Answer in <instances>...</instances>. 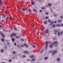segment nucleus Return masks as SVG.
Segmentation results:
<instances>
[{
    "label": "nucleus",
    "mask_w": 63,
    "mask_h": 63,
    "mask_svg": "<svg viewBox=\"0 0 63 63\" xmlns=\"http://www.w3.org/2000/svg\"><path fill=\"white\" fill-rule=\"evenodd\" d=\"M42 10H44L45 9V7H42Z\"/></svg>",
    "instance_id": "29"
},
{
    "label": "nucleus",
    "mask_w": 63,
    "mask_h": 63,
    "mask_svg": "<svg viewBox=\"0 0 63 63\" xmlns=\"http://www.w3.org/2000/svg\"><path fill=\"white\" fill-rule=\"evenodd\" d=\"M48 12H47L46 13V15H48Z\"/></svg>",
    "instance_id": "40"
},
{
    "label": "nucleus",
    "mask_w": 63,
    "mask_h": 63,
    "mask_svg": "<svg viewBox=\"0 0 63 63\" xmlns=\"http://www.w3.org/2000/svg\"><path fill=\"white\" fill-rule=\"evenodd\" d=\"M14 54H16V51H14L13 52Z\"/></svg>",
    "instance_id": "49"
},
{
    "label": "nucleus",
    "mask_w": 63,
    "mask_h": 63,
    "mask_svg": "<svg viewBox=\"0 0 63 63\" xmlns=\"http://www.w3.org/2000/svg\"><path fill=\"white\" fill-rule=\"evenodd\" d=\"M51 4L50 3H49V4L48 5V6H49V7H51Z\"/></svg>",
    "instance_id": "19"
},
{
    "label": "nucleus",
    "mask_w": 63,
    "mask_h": 63,
    "mask_svg": "<svg viewBox=\"0 0 63 63\" xmlns=\"http://www.w3.org/2000/svg\"><path fill=\"white\" fill-rule=\"evenodd\" d=\"M42 12V11L41 10H40L39 11L40 13H41V12Z\"/></svg>",
    "instance_id": "45"
},
{
    "label": "nucleus",
    "mask_w": 63,
    "mask_h": 63,
    "mask_svg": "<svg viewBox=\"0 0 63 63\" xmlns=\"http://www.w3.org/2000/svg\"><path fill=\"white\" fill-rule=\"evenodd\" d=\"M57 61H60V59L59 58H58L57 59Z\"/></svg>",
    "instance_id": "26"
},
{
    "label": "nucleus",
    "mask_w": 63,
    "mask_h": 63,
    "mask_svg": "<svg viewBox=\"0 0 63 63\" xmlns=\"http://www.w3.org/2000/svg\"><path fill=\"white\" fill-rule=\"evenodd\" d=\"M59 45V43L57 41H55L53 42V45Z\"/></svg>",
    "instance_id": "3"
},
{
    "label": "nucleus",
    "mask_w": 63,
    "mask_h": 63,
    "mask_svg": "<svg viewBox=\"0 0 63 63\" xmlns=\"http://www.w3.org/2000/svg\"><path fill=\"white\" fill-rule=\"evenodd\" d=\"M43 51H44V49H43L42 50H41L40 52V53H42L43 52Z\"/></svg>",
    "instance_id": "22"
},
{
    "label": "nucleus",
    "mask_w": 63,
    "mask_h": 63,
    "mask_svg": "<svg viewBox=\"0 0 63 63\" xmlns=\"http://www.w3.org/2000/svg\"><path fill=\"white\" fill-rule=\"evenodd\" d=\"M53 47V45L52 44L50 45L49 46V47L50 48H52V47Z\"/></svg>",
    "instance_id": "12"
},
{
    "label": "nucleus",
    "mask_w": 63,
    "mask_h": 63,
    "mask_svg": "<svg viewBox=\"0 0 63 63\" xmlns=\"http://www.w3.org/2000/svg\"><path fill=\"white\" fill-rule=\"evenodd\" d=\"M23 52L24 53H29V51H24Z\"/></svg>",
    "instance_id": "14"
},
{
    "label": "nucleus",
    "mask_w": 63,
    "mask_h": 63,
    "mask_svg": "<svg viewBox=\"0 0 63 63\" xmlns=\"http://www.w3.org/2000/svg\"><path fill=\"white\" fill-rule=\"evenodd\" d=\"M16 36V34H15V33H13L11 34L10 37H14V36L15 37V36Z\"/></svg>",
    "instance_id": "5"
},
{
    "label": "nucleus",
    "mask_w": 63,
    "mask_h": 63,
    "mask_svg": "<svg viewBox=\"0 0 63 63\" xmlns=\"http://www.w3.org/2000/svg\"><path fill=\"white\" fill-rule=\"evenodd\" d=\"M48 32V30H46L44 31V33L46 34Z\"/></svg>",
    "instance_id": "9"
},
{
    "label": "nucleus",
    "mask_w": 63,
    "mask_h": 63,
    "mask_svg": "<svg viewBox=\"0 0 63 63\" xmlns=\"http://www.w3.org/2000/svg\"><path fill=\"white\" fill-rule=\"evenodd\" d=\"M56 16V14H54V16L55 17Z\"/></svg>",
    "instance_id": "41"
},
{
    "label": "nucleus",
    "mask_w": 63,
    "mask_h": 63,
    "mask_svg": "<svg viewBox=\"0 0 63 63\" xmlns=\"http://www.w3.org/2000/svg\"><path fill=\"white\" fill-rule=\"evenodd\" d=\"M13 58L14 59H15V57H13Z\"/></svg>",
    "instance_id": "60"
},
{
    "label": "nucleus",
    "mask_w": 63,
    "mask_h": 63,
    "mask_svg": "<svg viewBox=\"0 0 63 63\" xmlns=\"http://www.w3.org/2000/svg\"><path fill=\"white\" fill-rule=\"evenodd\" d=\"M4 47H5V48H7V45H5L4 46Z\"/></svg>",
    "instance_id": "23"
},
{
    "label": "nucleus",
    "mask_w": 63,
    "mask_h": 63,
    "mask_svg": "<svg viewBox=\"0 0 63 63\" xmlns=\"http://www.w3.org/2000/svg\"><path fill=\"white\" fill-rule=\"evenodd\" d=\"M6 42H9V41H8V40H6Z\"/></svg>",
    "instance_id": "57"
},
{
    "label": "nucleus",
    "mask_w": 63,
    "mask_h": 63,
    "mask_svg": "<svg viewBox=\"0 0 63 63\" xmlns=\"http://www.w3.org/2000/svg\"><path fill=\"white\" fill-rule=\"evenodd\" d=\"M53 31L54 32L55 34H57V33L58 32V31L56 30H54Z\"/></svg>",
    "instance_id": "7"
},
{
    "label": "nucleus",
    "mask_w": 63,
    "mask_h": 63,
    "mask_svg": "<svg viewBox=\"0 0 63 63\" xmlns=\"http://www.w3.org/2000/svg\"><path fill=\"white\" fill-rule=\"evenodd\" d=\"M47 21H46V22H44V23L45 24H47Z\"/></svg>",
    "instance_id": "17"
},
{
    "label": "nucleus",
    "mask_w": 63,
    "mask_h": 63,
    "mask_svg": "<svg viewBox=\"0 0 63 63\" xmlns=\"http://www.w3.org/2000/svg\"><path fill=\"white\" fill-rule=\"evenodd\" d=\"M7 9H8V8H9V7H7Z\"/></svg>",
    "instance_id": "63"
},
{
    "label": "nucleus",
    "mask_w": 63,
    "mask_h": 63,
    "mask_svg": "<svg viewBox=\"0 0 63 63\" xmlns=\"http://www.w3.org/2000/svg\"><path fill=\"white\" fill-rule=\"evenodd\" d=\"M31 3L32 5H34V2H32Z\"/></svg>",
    "instance_id": "35"
},
{
    "label": "nucleus",
    "mask_w": 63,
    "mask_h": 63,
    "mask_svg": "<svg viewBox=\"0 0 63 63\" xmlns=\"http://www.w3.org/2000/svg\"><path fill=\"white\" fill-rule=\"evenodd\" d=\"M50 10L52 13V12H53V11H52V9H51Z\"/></svg>",
    "instance_id": "39"
},
{
    "label": "nucleus",
    "mask_w": 63,
    "mask_h": 63,
    "mask_svg": "<svg viewBox=\"0 0 63 63\" xmlns=\"http://www.w3.org/2000/svg\"><path fill=\"white\" fill-rule=\"evenodd\" d=\"M29 61V59H28V61Z\"/></svg>",
    "instance_id": "59"
},
{
    "label": "nucleus",
    "mask_w": 63,
    "mask_h": 63,
    "mask_svg": "<svg viewBox=\"0 0 63 63\" xmlns=\"http://www.w3.org/2000/svg\"><path fill=\"white\" fill-rule=\"evenodd\" d=\"M55 26L56 27H57V26H60V25L59 24H58L57 25V24H56L55 25L54 24H53L52 25V27L53 28H54L55 27Z\"/></svg>",
    "instance_id": "4"
},
{
    "label": "nucleus",
    "mask_w": 63,
    "mask_h": 63,
    "mask_svg": "<svg viewBox=\"0 0 63 63\" xmlns=\"http://www.w3.org/2000/svg\"><path fill=\"white\" fill-rule=\"evenodd\" d=\"M1 10V8H0V11Z\"/></svg>",
    "instance_id": "64"
},
{
    "label": "nucleus",
    "mask_w": 63,
    "mask_h": 63,
    "mask_svg": "<svg viewBox=\"0 0 63 63\" xmlns=\"http://www.w3.org/2000/svg\"><path fill=\"white\" fill-rule=\"evenodd\" d=\"M23 58H25V57H26V56L25 55H23Z\"/></svg>",
    "instance_id": "36"
},
{
    "label": "nucleus",
    "mask_w": 63,
    "mask_h": 63,
    "mask_svg": "<svg viewBox=\"0 0 63 63\" xmlns=\"http://www.w3.org/2000/svg\"><path fill=\"white\" fill-rule=\"evenodd\" d=\"M2 26L1 25H0V28H1Z\"/></svg>",
    "instance_id": "54"
},
{
    "label": "nucleus",
    "mask_w": 63,
    "mask_h": 63,
    "mask_svg": "<svg viewBox=\"0 0 63 63\" xmlns=\"http://www.w3.org/2000/svg\"><path fill=\"white\" fill-rule=\"evenodd\" d=\"M44 59L45 60H46V59H47V57H45L44 58Z\"/></svg>",
    "instance_id": "30"
},
{
    "label": "nucleus",
    "mask_w": 63,
    "mask_h": 63,
    "mask_svg": "<svg viewBox=\"0 0 63 63\" xmlns=\"http://www.w3.org/2000/svg\"><path fill=\"white\" fill-rule=\"evenodd\" d=\"M28 11L30 13H31V12H32V11H31V10L30 9H28Z\"/></svg>",
    "instance_id": "20"
},
{
    "label": "nucleus",
    "mask_w": 63,
    "mask_h": 63,
    "mask_svg": "<svg viewBox=\"0 0 63 63\" xmlns=\"http://www.w3.org/2000/svg\"><path fill=\"white\" fill-rule=\"evenodd\" d=\"M48 21L49 23L51 22V23H50L49 24V26H51V25H52V24L54 23V21H51V20H50L49 19H48Z\"/></svg>",
    "instance_id": "1"
},
{
    "label": "nucleus",
    "mask_w": 63,
    "mask_h": 63,
    "mask_svg": "<svg viewBox=\"0 0 63 63\" xmlns=\"http://www.w3.org/2000/svg\"><path fill=\"white\" fill-rule=\"evenodd\" d=\"M45 29V27H43V29Z\"/></svg>",
    "instance_id": "58"
},
{
    "label": "nucleus",
    "mask_w": 63,
    "mask_h": 63,
    "mask_svg": "<svg viewBox=\"0 0 63 63\" xmlns=\"http://www.w3.org/2000/svg\"><path fill=\"white\" fill-rule=\"evenodd\" d=\"M48 45H47V41L46 42V50H47V49Z\"/></svg>",
    "instance_id": "6"
},
{
    "label": "nucleus",
    "mask_w": 63,
    "mask_h": 63,
    "mask_svg": "<svg viewBox=\"0 0 63 63\" xmlns=\"http://www.w3.org/2000/svg\"><path fill=\"white\" fill-rule=\"evenodd\" d=\"M3 16L4 17H6V16L5 15H4Z\"/></svg>",
    "instance_id": "53"
},
{
    "label": "nucleus",
    "mask_w": 63,
    "mask_h": 63,
    "mask_svg": "<svg viewBox=\"0 0 63 63\" xmlns=\"http://www.w3.org/2000/svg\"><path fill=\"white\" fill-rule=\"evenodd\" d=\"M34 25H32V27H34Z\"/></svg>",
    "instance_id": "62"
},
{
    "label": "nucleus",
    "mask_w": 63,
    "mask_h": 63,
    "mask_svg": "<svg viewBox=\"0 0 63 63\" xmlns=\"http://www.w3.org/2000/svg\"><path fill=\"white\" fill-rule=\"evenodd\" d=\"M54 23H57V22H56V21H54Z\"/></svg>",
    "instance_id": "48"
},
{
    "label": "nucleus",
    "mask_w": 63,
    "mask_h": 63,
    "mask_svg": "<svg viewBox=\"0 0 63 63\" xmlns=\"http://www.w3.org/2000/svg\"><path fill=\"white\" fill-rule=\"evenodd\" d=\"M24 45L27 48H28V45H27L25 44V43H24Z\"/></svg>",
    "instance_id": "8"
},
{
    "label": "nucleus",
    "mask_w": 63,
    "mask_h": 63,
    "mask_svg": "<svg viewBox=\"0 0 63 63\" xmlns=\"http://www.w3.org/2000/svg\"><path fill=\"white\" fill-rule=\"evenodd\" d=\"M57 35H58L59 36V35H60V32H58Z\"/></svg>",
    "instance_id": "24"
},
{
    "label": "nucleus",
    "mask_w": 63,
    "mask_h": 63,
    "mask_svg": "<svg viewBox=\"0 0 63 63\" xmlns=\"http://www.w3.org/2000/svg\"><path fill=\"white\" fill-rule=\"evenodd\" d=\"M16 39H18V38H19V36H16Z\"/></svg>",
    "instance_id": "32"
},
{
    "label": "nucleus",
    "mask_w": 63,
    "mask_h": 63,
    "mask_svg": "<svg viewBox=\"0 0 63 63\" xmlns=\"http://www.w3.org/2000/svg\"><path fill=\"white\" fill-rule=\"evenodd\" d=\"M57 51L56 50H54L53 52L52 53V55H53L55 54L56 53H57Z\"/></svg>",
    "instance_id": "2"
},
{
    "label": "nucleus",
    "mask_w": 63,
    "mask_h": 63,
    "mask_svg": "<svg viewBox=\"0 0 63 63\" xmlns=\"http://www.w3.org/2000/svg\"><path fill=\"white\" fill-rule=\"evenodd\" d=\"M45 19H48V16H46L45 18Z\"/></svg>",
    "instance_id": "34"
},
{
    "label": "nucleus",
    "mask_w": 63,
    "mask_h": 63,
    "mask_svg": "<svg viewBox=\"0 0 63 63\" xmlns=\"http://www.w3.org/2000/svg\"><path fill=\"white\" fill-rule=\"evenodd\" d=\"M12 40L13 42H14V41H15V39H14V38H12Z\"/></svg>",
    "instance_id": "25"
},
{
    "label": "nucleus",
    "mask_w": 63,
    "mask_h": 63,
    "mask_svg": "<svg viewBox=\"0 0 63 63\" xmlns=\"http://www.w3.org/2000/svg\"><path fill=\"white\" fill-rule=\"evenodd\" d=\"M53 40H55V38L53 37Z\"/></svg>",
    "instance_id": "56"
},
{
    "label": "nucleus",
    "mask_w": 63,
    "mask_h": 63,
    "mask_svg": "<svg viewBox=\"0 0 63 63\" xmlns=\"http://www.w3.org/2000/svg\"><path fill=\"white\" fill-rule=\"evenodd\" d=\"M63 16H60V18H63Z\"/></svg>",
    "instance_id": "46"
},
{
    "label": "nucleus",
    "mask_w": 63,
    "mask_h": 63,
    "mask_svg": "<svg viewBox=\"0 0 63 63\" xmlns=\"http://www.w3.org/2000/svg\"><path fill=\"white\" fill-rule=\"evenodd\" d=\"M7 44L8 45H10V43H7Z\"/></svg>",
    "instance_id": "42"
},
{
    "label": "nucleus",
    "mask_w": 63,
    "mask_h": 63,
    "mask_svg": "<svg viewBox=\"0 0 63 63\" xmlns=\"http://www.w3.org/2000/svg\"><path fill=\"white\" fill-rule=\"evenodd\" d=\"M14 29L15 30H17V29H16V28H15Z\"/></svg>",
    "instance_id": "44"
},
{
    "label": "nucleus",
    "mask_w": 63,
    "mask_h": 63,
    "mask_svg": "<svg viewBox=\"0 0 63 63\" xmlns=\"http://www.w3.org/2000/svg\"><path fill=\"white\" fill-rule=\"evenodd\" d=\"M33 47V48H35V46L34 45H33V46H32Z\"/></svg>",
    "instance_id": "38"
},
{
    "label": "nucleus",
    "mask_w": 63,
    "mask_h": 63,
    "mask_svg": "<svg viewBox=\"0 0 63 63\" xmlns=\"http://www.w3.org/2000/svg\"><path fill=\"white\" fill-rule=\"evenodd\" d=\"M17 47H19V46L18 45H17Z\"/></svg>",
    "instance_id": "37"
},
{
    "label": "nucleus",
    "mask_w": 63,
    "mask_h": 63,
    "mask_svg": "<svg viewBox=\"0 0 63 63\" xmlns=\"http://www.w3.org/2000/svg\"><path fill=\"white\" fill-rule=\"evenodd\" d=\"M12 60L11 59L9 60V62H12Z\"/></svg>",
    "instance_id": "33"
},
{
    "label": "nucleus",
    "mask_w": 63,
    "mask_h": 63,
    "mask_svg": "<svg viewBox=\"0 0 63 63\" xmlns=\"http://www.w3.org/2000/svg\"><path fill=\"white\" fill-rule=\"evenodd\" d=\"M58 22H62V20L58 19Z\"/></svg>",
    "instance_id": "21"
},
{
    "label": "nucleus",
    "mask_w": 63,
    "mask_h": 63,
    "mask_svg": "<svg viewBox=\"0 0 63 63\" xmlns=\"http://www.w3.org/2000/svg\"><path fill=\"white\" fill-rule=\"evenodd\" d=\"M1 3H2V1H1V0H0V4Z\"/></svg>",
    "instance_id": "50"
},
{
    "label": "nucleus",
    "mask_w": 63,
    "mask_h": 63,
    "mask_svg": "<svg viewBox=\"0 0 63 63\" xmlns=\"http://www.w3.org/2000/svg\"><path fill=\"white\" fill-rule=\"evenodd\" d=\"M29 57L31 58H33L35 57V56L34 55H30L29 56Z\"/></svg>",
    "instance_id": "10"
},
{
    "label": "nucleus",
    "mask_w": 63,
    "mask_h": 63,
    "mask_svg": "<svg viewBox=\"0 0 63 63\" xmlns=\"http://www.w3.org/2000/svg\"><path fill=\"white\" fill-rule=\"evenodd\" d=\"M21 40L22 41H25V40L24 39H21Z\"/></svg>",
    "instance_id": "31"
},
{
    "label": "nucleus",
    "mask_w": 63,
    "mask_h": 63,
    "mask_svg": "<svg viewBox=\"0 0 63 63\" xmlns=\"http://www.w3.org/2000/svg\"><path fill=\"white\" fill-rule=\"evenodd\" d=\"M1 53H3V52H4V49H1Z\"/></svg>",
    "instance_id": "16"
},
{
    "label": "nucleus",
    "mask_w": 63,
    "mask_h": 63,
    "mask_svg": "<svg viewBox=\"0 0 63 63\" xmlns=\"http://www.w3.org/2000/svg\"><path fill=\"white\" fill-rule=\"evenodd\" d=\"M1 41H2V42H4L5 40H4V39L3 38H2L1 39Z\"/></svg>",
    "instance_id": "18"
},
{
    "label": "nucleus",
    "mask_w": 63,
    "mask_h": 63,
    "mask_svg": "<svg viewBox=\"0 0 63 63\" xmlns=\"http://www.w3.org/2000/svg\"><path fill=\"white\" fill-rule=\"evenodd\" d=\"M33 12H36V13H37V11L35 9H33Z\"/></svg>",
    "instance_id": "15"
},
{
    "label": "nucleus",
    "mask_w": 63,
    "mask_h": 63,
    "mask_svg": "<svg viewBox=\"0 0 63 63\" xmlns=\"http://www.w3.org/2000/svg\"><path fill=\"white\" fill-rule=\"evenodd\" d=\"M63 33V31H62L61 32V35H62Z\"/></svg>",
    "instance_id": "28"
},
{
    "label": "nucleus",
    "mask_w": 63,
    "mask_h": 63,
    "mask_svg": "<svg viewBox=\"0 0 63 63\" xmlns=\"http://www.w3.org/2000/svg\"><path fill=\"white\" fill-rule=\"evenodd\" d=\"M21 10L22 11H26V8L23 7L22 8Z\"/></svg>",
    "instance_id": "11"
},
{
    "label": "nucleus",
    "mask_w": 63,
    "mask_h": 63,
    "mask_svg": "<svg viewBox=\"0 0 63 63\" xmlns=\"http://www.w3.org/2000/svg\"><path fill=\"white\" fill-rule=\"evenodd\" d=\"M1 21L2 22H3L4 21L3 20H1Z\"/></svg>",
    "instance_id": "47"
},
{
    "label": "nucleus",
    "mask_w": 63,
    "mask_h": 63,
    "mask_svg": "<svg viewBox=\"0 0 63 63\" xmlns=\"http://www.w3.org/2000/svg\"><path fill=\"white\" fill-rule=\"evenodd\" d=\"M61 26H63V24H61Z\"/></svg>",
    "instance_id": "51"
},
{
    "label": "nucleus",
    "mask_w": 63,
    "mask_h": 63,
    "mask_svg": "<svg viewBox=\"0 0 63 63\" xmlns=\"http://www.w3.org/2000/svg\"><path fill=\"white\" fill-rule=\"evenodd\" d=\"M57 45H55V47H57Z\"/></svg>",
    "instance_id": "61"
},
{
    "label": "nucleus",
    "mask_w": 63,
    "mask_h": 63,
    "mask_svg": "<svg viewBox=\"0 0 63 63\" xmlns=\"http://www.w3.org/2000/svg\"><path fill=\"white\" fill-rule=\"evenodd\" d=\"M21 46L23 47H24V46L23 45H21Z\"/></svg>",
    "instance_id": "55"
},
{
    "label": "nucleus",
    "mask_w": 63,
    "mask_h": 63,
    "mask_svg": "<svg viewBox=\"0 0 63 63\" xmlns=\"http://www.w3.org/2000/svg\"><path fill=\"white\" fill-rule=\"evenodd\" d=\"M13 18L11 16L9 17V20H11L12 18Z\"/></svg>",
    "instance_id": "27"
},
{
    "label": "nucleus",
    "mask_w": 63,
    "mask_h": 63,
    "mask_svg": "<svg viewBox=\"0 0 63 63\" xmlns=\"http://www.w3.org/2000/svg\"><path fill=\"white\" fill-rule=\"evenodd\" d=\"M16 43H14V45L15 46H16Z\"/></svg>",
    "instance_id": "43"
},
{
    "label": "nucleus",
    "mask_w": 63,
    "mask_h": 63,
    "mask_svg": "<svg viewBox=\"0 0 63 63\" xmlns=\"http://www.w3.org/2000/svg\"><path fill=\"white\" fill-rule=\"evenodd\" d=\"M32 61H35V59H32Z\"/></svg>",
    "instance_id": "52"
},
{
    "label": "nucleus",
    "mask_w": 63,
    "mask_h": 63,
    "mask_svg": "<svg viewBox=\"0 0 63 63\" xmlns=\"http://www.w3.org/2000/svg\"><path fill=\"white\" fill-rule=\"evenodd\" d=\"M0 34L1 35H2V36H3V38H5V36H4V34H3V33L2 32H0Z\"/></svg>",
    "instance_id": "13"
}]
</instances>
